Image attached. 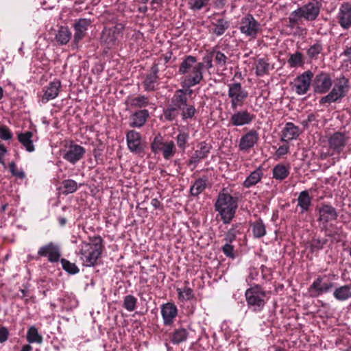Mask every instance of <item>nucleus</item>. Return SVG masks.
Returning <instances> with one entry per match:
<instances>
[{
    "label": "nucleus",
    "instance_id": "25",
    "mask_svg": "<svg viewBox=\"0 0 351 351\" xmlns=\"http://www.w3.org/2000/svg\"><path fill=\"white\" fill-rule=\"evenodd\" d=\"M346 137L341 132L334 133L328 140L329 146L337 152H340L344 147Z\"/></svg>",
    "mask_w": 351,
    "mask_h": 351
},
{
    "label": "nucleus",
    "instance_id": "8",
    "mask_svg": "<svg viewBox=\"0 0 351 351\" xmlns=\"http://www.w3.org/2000/svg\"><path fill=\"white\" fill-rule=\"evenodd\" d=\"M85 153L86 150L82 146L71 142L69 145H65L62 151V157L74 165L84 157Z\"/></svg>",
    "mask_w": 351,
    "mask_h": 351
},
{
    "label": "nucleus",
    "instance_id": "57",
    "mask_svg": "<svg viewBox=\"0 0 351 351\" xmlns=\"http://www.w3.org/2000/svg\"><path fill=\"white\" fill-rule=\"evenodd\" d=\"M0 138L4 141L10 140L12 138V133L8 127H0Z\"/></svg>",
    "mask_w": 351,
    "mask_h": 351
},
{
    "label": "nucleus",
    "instance_id": "39",
    "mask_svg": "<svg viewBox=\"0 0 351 351\" xmlns=\"http://www.w3.org/2000/svg\"><path fill=\"white\" fill-rule=\"evenodd\" d=\"M213 58L218 67L226 69V65L228 60V57L220 51L213 49L211 51Z\"/></svg>",
    "mask_w": 351,
    "mask_h": 351
},
{
    "label": "nucleus",
    "instance_id": "61",
    "mask_svg": "<svg viewBox=\"0 0 351 351\" xmlns=\"http://www.w3.org/2000/svg\"><path fill=\"white\" fill-rule=\"evenodd\" d=\"M295 12H297V10L293 11V12H292L291 15H290V16H289V21L291 27H293L295 25V24L297 23L298 20L302 19L300 17V16L297 14Z\"/></svg>",
    "mask_w": 351,
    "mask_h": 351
},
{
    "label": "nucleus",
    "instance_id": "18",
    "mask_svg": "<svg viewBox=\"0 0 351 351\" xmlns=\"http://www.w3.org/2000/svg\"><path fill=\"white\" fill-rule=\"evenodd\" d=\"M60 86L61 83L59 80H54L50 82L43 89L44 93L41 97V101L45 104L55 99L58 95Z\"/></svg>",
    "mask_w": 351,
    "mask_h": 351
},
{
    "label": "nucleus",
    "instance_id": "1",
    "mask_svg": "<svg viewBox=\"0 0 351 351\" xmlns=\"http://www.w3.org/2000/svg\"><path fill=\"white\" fill-rule=\"evenodd\" d=\"M203 62H197L194 56H188L181 62L179 73L184 75L183 86L190 88L200 83L203 79Z\"/></svg>",
    "mask_w": 351,
    "mask_h": 351
},
{
    "label": "nucleus",
    "instance_id": "13",
    "mask_svg": "<svg viewBox=\"0 0 351 351\" xmlns=\"http://www.w3.org/2000/svg\"><path fill=\"white\" fill-rule=\"evenodd\" d=\"M38 255L40 257H47L49 262L56 263L59 261L61 254L58 245L51 242L40 247Z\"/></svg>",
    "mask_w": 351,
    "mask_h": 351
},
{
    "label": "nucleus",
    "instance_id": "55",
    "mask_svg": "<svg viewBox=\"0 0 351 351\" xmlns=\"http://www.w3.org/2000/svg\"><path fill=\"white\" fill-rule=\"evenodd\" d=\"M240 225H237L233 226L231 229H230L226 234L225 240L228 242H232L238 233H239V230H237V228H239Z\"/></svg>",
    "mask_w": 351,
    "mask_h": 351
},
{
    "label": "nucleus",
    "instance_id": "17",
    "mask_svg": "<svg viewBox=\"0 0 351 351\" xmlns=\"http://www.w3.org/2000/svg\"><path fill=\"white\" fill-rule=\"evenodd\" d=\"M258 139V133L256 130H250L241 138L239 145V149L245 152H248L254 146Z\"/></svg>",
    "mask_w": 351,
    "mask_h": 351
},
{
    "label": "nucleus",
    "instance_id": "28",
    "mask_svg": "<svg viewBox=\"0 0 351 351\" xmlns=\"http://www.w3.org/2000/svg\"><path fill=\"white\" fill-rule=\"evenodd\" d=\"M263 176V172L262 168L259 167L252 172L246 178L243 182V186L245 188H250L254 185H256L258 182H259L261 178Z\"/></svg>",
    "mask_w": 351,
    "mask_h": 351
},
{
    "label": "nucleus",
    "instance_id": "21",
    "mask_svg": "<svg viewBox=\"0 0 351 351\" xmlns=\"http://www.w3.org/2000/svg\"><path fill=\"white\" fill-rule=\"evenodd\" d=\"M90 24L91 21L87 19H80L74 23L75 34L73 41L75 43H77L84 37L86 32Z\"/></svg>",
    "mask_w": 351,
    "mask_h": 351
},
{
    "label": "nucleus",
    "instance_id": "44",
    "mask_svg": "<svg viewBox=\"0 0 351 351\" xmlns=\"http://www.w3.org/2000/svg\"><path fill=\"white\" fill-rule=\"evenodd\" d=\"M288 63L291 67L301 66L303 65V56L302 53L296 51L290 54Z\"/></svg>",
    "mask_w": 351,
    "mask_h": 351
},
{
    "label": "nucleus",
    "instance_id": "38",
    "mask_svg": "<svg viewBox=\"0 0 351 351\" xmlns=\"http://www.w3.org/2000/svg\"><path fill=\"white\" fill-rule=\"evenodd\" d=\"M229 27L228 21L223 19L217 20L216 23L213 24V33L216 36H221L225 33L226 29Z\"/></svg>",
    "mask_w": 351,
    "mask_h": 351
},
{
    "label": "nucleus",
    "instance_id": "58",
    "mask_svg": "<svg viewBox=\"0 0 351 351\" xmlns=\"http://www.w3.org/2000/svg\"><path fill=\"white\" fill-rule=\"evenodd\" d=\"M213 56H212V53H211V51L210 52H208L204 58H203V60H204V64L205 63L206 64V68L209 69H211L213 66Z\"/></svg>",
    "mask_w": 351,
    "mask_h": 351
},
{
    "label": "nucleus",
    "instance_id": "7",
    "mask_svg": "<svg viewBox=\"0 0 351 351\" xmlns=\"http://www.w3.org/2000/svg\"><path fill=\"white\" fill-rule=\"evenodd\" d=\"M228 87V95L230 99L231 108L236 110L238 107L243 105L248 96V93L239 82L229 84Z\"/></svg>",
    "mask_w": 351,
    "mask_h": 351
},
{
    "label": "nucleus",
    "instance_id": "42",
    "mask_svg": "<svg viewBox=\"0 0 351 351\" xmlns=\"http://www.w3.org/2000/svg\"><path fill=\"white\" fill-rule=\"evenodd\" d=\"M188 336V332L184 328H179L176 330L171 336V341L174 344H178L184 341Z\"/></svg>",
    "mask_w": 351,
    "mask_h": 351
},
{
    "label": "nucleus",
    "instance_id": "3",
    "mask_svg": "<svg viewBox=\"0 0 351 351\" xmlns=\"http://www.w3.org/2000/svg\"><path fill=\"white\" fill-rule=\"evenodd\" d=\"M238 207L237 199L228 193H219L215 204L223 223L228 224L234 217Z\"/></svg>",
    "mask_w": 351,
    "mask_h": 351
},
{
    "label": "nucleus",
    "instance_id": "32",
    "mask_svg": "<svg viewBox=\"0 0 351 351\" xmlns=\"http://www.w3.org/2000/svg\"><path fill=\"white\" fill-rule=\"evenodd\" d=\"M298 206L301 208V213L307 212L311 204V198L309 196L308 192L306 191H302L297 199Z\"/></svg>",
    "mask_w": 351,
    "mask_h": 351
},
{
    "label": "nucleus",
    "instance_id": "51",
    "mask_svg": "<svg viewBox=\"0 0 351 351\" xmlns=\"http://www.w3.org/2000/svg\"><path fill=\"white\" fill-rule=\"evenodd\" d=\"M61 263L63 269L69 274H75L79 272V269L74 263H71L66 259H62Z\"/></svg>",
    "mask_w": 351,
    "mask_h": 351
},
{
    "label": "nucleus",
    "instance_id": "11",
    "mask_svg": "<svg viewBox=\"0 0 351 351\" xmlns=\"http://www.w3.org/2000/svg\"><path fill=\"white\" fill-rule=\"evenodd\" d=\"M126 141L128 147L131 152L136 154L143 152L144 145L138 132L135 130L129 131L126 134Z\"/></svg>",
    "mask_w": 351,
    "mask_h": 351
},
{
    "label": "nucleus",
    "instance_id": "30",
    "mask_svg": "<svg viewBox=\"0 0 351 351\" xmlns=\"http://www.w3.org/2000/svg\"><path fill=\"white\" fill-rule=\"evenodd\" d=\"M334 298L339 301H345L351 298V285L337 287L333 292Z\"/></svg>",
    "mask_w": 351,
    "mask_h": 351
},
{
    "label": "nucleus",
    "instance_id": "2",
    "mask_svg": "<svg viewBox=\"0 0 351 351\" xmlns=\"http://www.w3.org/2000/svg\"><path fill=\"white\" fill-rule=\"evenodd\" d=\"M82 241L79 246L78 255L84 266L93 267L102 253V239L99 236Z\"/></svg>",
    "mask_w": 351,
    "mask_h": 351
},
{
    "label": "nucleus",
    "instance_id": "35",
    "mask_svg": "<svg viewBox=\"0 0 351 351\" xmlns=\"http://www.w3.org/2000/svg\"><path fill=\"white\" fill-rule=\"evenodd\" d=\"M255 73L257 76H263L269 72V64L263 58L256 60L254 63Z\"/></svg>",
    "mask_w": 351,
    "mask_h": 351
},
{
    "label": "nucleus",
    "instance_id": "43",
    "mask_svg": "<svg viewBox=\"0 0 351 351\" xmlns=\"http://www.w3.org/2000/svg\"><path fill=\"white\" fill-rule=\"evenodd\" d=\"M323 50L322 44L319 41H317L315 44L310 46L307 49L306 53L310 59H317L319 53Z\"/></svg>",
    "mask_w": 351,
    "mask_h": 351
},
{
    "label": "nucleus",
    "instance_id": "54",
    "mask_svg": "<svg viewBox=\"0 0 351 351\" xmlns=\"http://www.w3.org/2000/svg\"><path fill=\"white\" fill-rule=\"evenodd\" d=\"M186 106L185 108H182V107L181 108V110L182 111V117L184 120L192 118L195 115V112H196V110L193 106H188L186 104V106Z\"/></svg>",
    "mask_w": 351,
    "mask_h": 351
},
{
    "label": "nucleus",
    "instance_id": "40",
    "mask_svg": "<svg viewBox=\"0 0 351 351\" xmlns=\"http://www.w3.org/2000/svg\"><path fill=\"white\" fill-rule=\"evenodd\" d=\"M181 110L180 106L170 105L164 110V117L166 120L172 121L176 119Z\"/></svg>",
    "mask_w": 351,
    "mask_h": 351
},
{
    "label": "nucleus",
    "instance_id": "34",
    "mask_svg": "<svg viewBox=\"0 0 351 351\" xmlns=\"http://www.w3.org/2000/svg\"><path fill=\"white\" fill-rule=\"evenodd\" d=\"M289 167L282 164L276 165L272 170L273 178L277 180L281 181L285 180L289 176Z\"/></svg>",
    "mask_w": 351,
    "mask_h": 351
},
{
    "label": "nucleus",
    "instance_id": "6",
    "mask_svg": "<svg viewBox=\"0 0 351 351\" xmlns=\"http://www.w3.org/2000/svg\"><path fill=\"white\" fill-rule=\"evenodd\" d=\"M239 29L245 36L254 39L261 32V25L252 14H247L241 19Z\"/></svg>",
    "mask_w": 351,
    "mask_h": 351
},
{
    "label": "nucleus",
    "instance_id": "24",
    "mask_svg": "<svg viewBox=\"0 0 351 351\" xmlns=\"http://www.w3.org/2000/svg\"><path fill=\"white\" fill-rule=\"evenodd\" d=\"M300 135V129L291 122L285 124L282 130L281 141L289 142L296 139Z\"/></svg>",
    "mask_w": 351,
    "mask_h": 351
},
{
    "label": "nucleus",
    "instance_id": "36",
    "mask_svg": "<svg viewBox=\"0 0 351 351\" xmlns=\"http://www.w3.org/2000/svg\"><path fill=\"white\" fill-rule=\"evenodd\" d=\"M161 152L165 159L169 160L173 158L176 152L174 142L172 141L165 142Z\"/></svg>",
    "mask_w": 351,
    "mask_h": 351
},
{
    "label": "nucleus",
    "instance_id": "45",
    "mask_svg": "<svg viewBox=\"0 0 351 351\" xmlns=\"http://www.w3.org/2000/svg\"><path fill=\"white\" fill-rule=\"evenodd\" d=\"M252 232L256 238H261L266 234L265 227L262 221H257L252 224Z\"/></svg>",
    "mask_w": 351,
    "mask_h": 351
},
{
    "label": "nucleus",
    "instance_id": "46",
    "mask_svg": "<svg viewBox=\"0 0 351 351\" xmlns=\"http://www.w3.org/2000/svg\"><path fill=\"white\" fill-rule=\"evenodd\" d=\"M174 106H180V108L182 106H186L187 97L184 95V90L180 89L176 91L174 99H173Z\"/></svg>",
    "mask_w": 351,
    "mask_h": 351
},
{
    "label": "nucleus",
    "instance_id": "37",
    "mask_svg": "<svg viewBox=\"0 0 351 351\" xmlns=\"http://www.w3.org/2000/svg\"><path fill=\"white\" fill-rule=\"evenodd\" d=\"M71 38V33L66 27H61L56 35V41L61 45H66Z\"/></svg>",
    "mask_w": 351,
    "mask_h": 351
},
{
    "label": "nucleus",
    "instance_id": "16",
    "mask_svg": "<svg viewBox=\"0 0 351 351\" xmlns=\"http://www.w3.org/2000/svg\"><path fill=\"white\" fill-rule=\"evenodd\" d=\"M123 27L121 25L115 26L112 28L104 29L102 32L101 42L104 43L108 48H111L115 45L118 36L121 32Z\"/></svg>",
    "mask_w": 351,
    "mask_h": 351
},
{
    "label": "nucleus",
    "instance_id": "5",
    "mask_svg": "<svg viewBox=\"0 0 351 351\" xmlns=\"http://www.w3.org/2000/svg\"><path fill=\"white\" fill-rule=\"evenodd\" d=\"M350 89L349 81L344 77L337 78L331 91L323 97L320 102L322 104L335 102L338 99L344 97Z\"/></svg>",
    "mask_w": 351,
    "mask_h": 351
},
{
    "label": "nucleus",
    "instance_id": "63",
    "mask_svg": "<svg viewBox=\"0 0 351 351\" xmlns=\"http://www.w3.org/2000/svg\"><path fill=\"white\" fill-rule=\"evenodd\" d=\"M289 152V146L287 145H282L278 147L276 151V155L278 156H282L287 154Z\"/></svg>",
    "mask_w": 351,
    "mask_h": 351
},
{
    "label": "nucleus",
    "instance_id": "64",
    "mask_svg": "<svg viewBox=\"0 0 351 351\" xmlns=\"http://www.w3.org/2000/svg\"><path fill=\"white\" fill-rule=\"evenodd\" d=\"M0 150L1 151V152H0V163L4 165L5 162H4L3 157L7 154L8 151H7V149L5 148V147H1L0 148Z\"/></svg>",
    "mask_w": 351,
    "mask_h": 351
},
{
    "label": "nucleus",
    "instance_id": "12",
    "mask_svg": "<svg viewBox=\"0 0 351 351\" xmlns=\"http://www.w3.org/2000/svg\"><path fill=\"white\" fill-rule=\"evenodd\" d=\"M336 18L341 28L348 29L351 27V4L348 2L341 3Z\"/></svg>",
    "mask_w": 351,
    "mask_h": 351
},
{
    "label": "nucleus",
    "instance_id": "33",
    "mask_svg": "<svg viewBox=\"0 0 351 351\" xmlns=\"http://www.w3.org/2000/svg\"><path fill=\"white\" fill-rule=\"evenodd\" d=\"M207 184L208 178L206 176L196 180L194 184L190 188L191 194L193 196H197L206 189Z\"/></svg>",
    "mask_w": 351,
    "mask_h": 351
},
{
    "label": "nucleus",
    "instance_id": "47",
    "mask_svg": "<svg viewBox=\"0 0 351 351\" xmlns=\"http://www.w3.org/2000/svg\"><path fill=\"white\" fill-rule=\"evenodd\" d=\"M137 299L132 295H128L124 298L123 307L128 311L131 312L135 310L136 307Z\"/></svg>",
    "mask_w": 351,
    "mask_h": 351
},
{
    "label": "nucleus",
    "instance_id": "23",
    "mask_svg": "<svg viewBox=\"0 0 351 351\" xmlns=\"http://www.w3.org/2000/svg\"><path fill=\"white\" fill-rule=\"evenodd\" d=\"M158 66L156 64L153 65L151 68V73L146 75L143 83L145 90L152 91L156 89L158 80Z\"/></svg>",
    "mask_w": 351,
    "mask_h": 351
},
{
    "label": "nucleus",
    "instance_id": "15",
    "mask_svg": "<svg viewBox=\"0 0 351 351\" xmlns=\"http://www.w3.org/2000/svg\"><path fill=\"white\" fill-rule=\"evenodd\" d=\"M334 287L332 282H323V278L318 277L309 287V293L313 297H318L330 291Z\"/></svg>",
    "mask_w": 351,
    "mask_h": 351
},
{
    "label": "nucleus",
    "instance_id": "19",
    "mask_svg": "<svg viewBox=\"0 0 351 351\" xmlns=\"http://www.w3.org/2000/svg\"><path fill=\"white\" fill-rule=\"evenodd\" d=\"M254 117V115L247 110H240L231 116L230 122L232 125L242 126L250 123Z\"/></svg>",
    "mask_w": 351,
    "mask_h": 351
},
{
    "label": "nucleus",
    "instance_id": "60",
    "mask_svg": "<svg viewBox=\"0 0 351 351\" xmlns=\"http://www.w3.org/2000/svg\"><path fill=\"white\" fill-rule=\"evenodd\" d=\"M10 170L12 175L19 177L21 178H24L25 174L23 171H17L16 169V165L14 162H11L10 165Z\"/></svg>",
    "mask_w": 351,
    "mask_h": 351
},
{
    "label": "nucleus",
    "instance_id": "31",
    "mask_svg": "<svg viewBox=\"0 0 351 351\" xmlns=\"http://www.w3.org/2000/svg\"><path fill=\"white\" fill-rule=\"evenodd\" d=\"M32 136L33 133L29 131L25 132L24 133H20L18 134L19 141L23 145L25 149L29 152L34 151V145L32 140Z\"/></svg>",
    "mask_w": 351,
    "mask_h": 351
},
{
    "label": "nucleus",
    "instance_id": "27",
    "mask_svg": "<svg viewBox=\"0 0 351 351\" xmlns=\"http://www.w3.org/2000/svg\"><path fill=\"white\" fill-rule=\"evenodd\" d=\"M319 219L325 223L335 220L337 217L335 208L330 205H323L321 206L319 209Z\"/></svg>",
    "mask_w": 351,
    "mask_h": 351
},
{
    "label": "nucleus",
    "instance_id": "26",
    "mask_svg": "<svg viewBox=\"0 0 351 351\" xmlns=\"http://www.w3.org/2000/svg\"><path fill=\"white\" fill-rule=\"evenodd\" d=\"M148 117L147 110H138L131 115L130 125L132 128H141L144 125Z\"/></svg>",
    "mask_w": 351,
    "mask_h": 351
},
{
    "label": "nucleus",
    "instance_id": "9",
    "mask_svg": "<svg viewBox=\"0 0 351 351\" xmlns=\"http://www.w3.org/2000/svg\"><path fill=\"white\" fill-rule=\"evenodd\" d=\"M321 8V3L317 1H312L307 4L297 9V14L307 21H314L318 16Z\"/></svg>",
    "mask_w": 351,
    "mask_h": 351
},
{
    "label": "nucleus",
    "instance_id": "50",
    "mask_svg": "<svg viewBox=\"0 0 351 351\" xmlns=\"http://www.w3.org/2000/svg\"><path fill=\"white\" fill-rule=\"evenodd\" d=\"M210 0H189L188 4L192 10H199L208 5Z\"/></svg>",
    "mask_w": 351,
    "mask_h": 351
},
{
    "label": "nucleus",
    "instance_id": "22",
    "mask_svg": "<svg viewBox=\"0 0 351 351\" xmlns=\"http://www.w3.org/2000/svg\"><path fill=\"white\" fill-rule=\"evenodd\" d=\"M210 146H209L206 142H202L200 143L199 149L196 150L188 161V165H193V167H195L196 165L201 160L207 157L210 152Z\"/></svg>",
    "mask_w": 351,
    "mask_h": 351
},
{
    "label": "nucleus",
    "instance_id": "49",
    "mask_svg": "<svg viewBox=\"0 0 351 351\" xmlns=\"http://www.w3.org/2000/svg\"><path fill=\"white\" fill-rule=\"evenodd\" d=\"M62 186L64 189L63 191L64 194L72 193L77 190V184L73 180H66L63 181Z\"/></svg>",
    "mask_w": 351,
    "mask_h": 351
},
{
    "label": "nucleus",
    "instance_id": "20",
    "mask_svg": "<svg viewBox=\"0 0 351 351\" xmlns=\"http://www.w3.org/2000/svg\"><path fill=\"white\" fill-rule=\"evenodd\" d=\"M178 309L173 303H166L161 306V315L165 325H170L177 316Z\"/></svg>",
    "mask_w": 351,
    "mask_h": 351
},
{
    "label": "nucleus",
    "instance_id": "59",
    "mask_svg": "<svg viewBox=\"0 0 351 351\" xmlns=\"http://www.w3.org/2000/svg\"><path fill=\"white\" fill-rule=\"evenodd\" d=\"M222 250L224 254L227 256L234 257L233 246L231 245L230 243L227 242V243L223 246Z\"/></svg>",
    "mask_w": 351,
    "mask_h": 351
},
{
    "label": "nucleus",
    "instance_id": "56",
    "mask_svg": "<svg viewBox=\"0 0 351 351\" xmlns=\"http://www.w3.org/2000/svg\"><path fill=\"white\" fill-rule=\"evenodd\" d=\"M165 142L162 141L160 137H155L154 141L151 145V148L154 153H158L161 152L162 145Z\"/></svg>",
    "mask_w": 351,
    "mask_h": 351
},
{
    "label": "nucleus",
    "instance_id": "53",
    "mask_svg": "<svg viewBox=\"0 0 351 351\" xmlns=\"http://www.w3.org/2000/svg\"><path fill=\"white\" fill-rule=\"evenodd\" d=\"M177 291H178L180 298L184 300H189L191 298H192L193 296V291L189 287H184L183 289H178Z\"/></svg>",
    "mask_w": 351,
    "mask_h": 351
},
{
    "label": "nucleus",
    "instance_id": "62",
    "mask_svg": "<svg viewBox=\"0 0 351 351\" xmlns=\"http://www.w3.org/2000/svg\"><path fill=\"white\" fill-rule=\"evenodd\" d=\"M9 335V332L5 327L0 328V343H3L7 341Z\"/></svg>",
    "mask_w": 351,
    "mask_h": 351
},
{
    "label": "nucleus",
    "instance_id": "29",
    "mask_svg": "<svg viewBox=\"0 0 351 351\" xmlns=\"http://www.w3.org/2000/svg\"><path fill=\"white\" fill-rule=\"evenodd\" d=\"M126 104L131 108H141L149 105V99L145 95H138L128 97Z\"/></svg>",
    "mask_w": 351,
    "mask_h": 351
},
{
    "label": "nucleus",
    "instance_id": "41",
    "mask_svg": "<svg viewBox=\"0 0 351 351\" xmlns=\"http://www.w3.org/2000/svg\"><path fill=\"white\" fill-rule=\"evenodd\" d=\"M27 340L29 343H37L40 344L43 342V337L38 333L37 328L31 326L27 332Z\"/></svg>",
    "mask_w": 351,
    "mask_h": 351
},
{
    "label": "nucleus",
    "instance_id": "14",
    "mask_svg": "<svg viewBox=\"0 0 351 351\" xmlns=\"http://www.w3.org/2000/svg\"><path fill=\"white\" fill-rule=\"evenodd\" d=\"M332 84V80L329 74L322 73L317 75L314 79V90L317 93H325L329 90Z\"/></svg>",
    "mask_w": 351,
    "mask_h": 351
},
{
    "label": "nucleus",
    "instance_id": "4",
    "mask_svg": "<svg viewBox=\"0 0 351 351\" xmlns=\"http://www.w3.org/2000/svg\"><path fill=\"white\" fill-rule=\"evenodd\" d=\"M248 307L255 312L261 311L267 302L266 292L259 286L247 289L245 293Z\"/></svg>",
    "mask_w": 351,
    "mask_h": 351
},
{
    "label": "nucleus",
    "instance_id": "48",
    "mask_svg": "<svg viewBox=\"0 0 351 351\" xmlns=\"http://www.w3.org/2000/svg\"><path fill=\"white\" fill-rule=\"evenodd\" d=\"M189 138V134L184 132H180L176 136L177 145L182 151L185 150Z\"/></svg>",
    "mask_w": 351,
    "mask_h": 351
},
{
    "label": "nucleus",
    "instance_id": "10",
    "mask_svg": "<svg viewBox=\"0 0 351 351\" xmlns=\"http://www.w3.org/2000/svg\"><path fill=\"white\" fill-rule=\"evenodd\" d=\"M313 73L310 71L304 72L298 76L293 82V88L298 95H304L307 93L309 89Z\"/></svg>",
    "mask_w": 351,
    "mask_h": 351
},
{
    "label": "nucleus",
    "instance_id": "52",
    "mask_svg": "<svg viewBox=\"0 0 351 351\" xmlns=\"http://www.w3.org/2000/svg\"><path fill=\"white\" fill-rule=\"evenodd\" d=\"M324 244L325 241L324 240L315 239L311 241L307 247H309L310 251L314 253L322 249Z\"/></svg>",
    "mask_w": 351,
    "mask_h": 351
}]
</instances>
